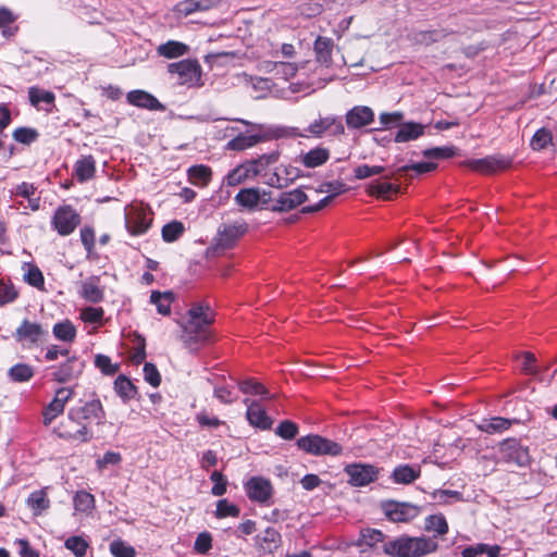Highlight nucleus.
<instances>
[{"instance_id":"f257e3e1","label":"nucleus","mask_w":557,"mask_h":557,"mask_svg":"<svg viewBox=\"0 0 557 557\" xmlns=\"http://www.w3.org/2000/svg\"><path fill=\"white\" fill-rule=\"evenodd\" d=\"M213 322V314L209 307L194 305L187 311V321L182 323V335L185 347L196 352L211 338L210 325Z\"/></svg>"},{"instance_id":"f03ea898","label":"nucleus","mask_w":557,"mask_h":557,"mask_svg":"<svg viewBox=\"0 0 557 557\" xmlns=\"http://www.w3.org/2000/svg\"><path fill=\"white\" fill-rule=\"evenodd\" d=\"M67 418L71 422L78 424V429L73 432L66 431L61 436L69 440H81L82 442H88L91 435L88 429L82 421H95L97 424H103L106 420V413L100 399L95 398L84 404L70 408Z\"/></svg>"},{"instance_id":"7ed1b4c3","label":"nucleus","mask_w":557,"mask_h":557,"mask_svg":"<svg viewBox=\"0 0 557 557\" xmlns=\"http://www.w3.org/2000/svg\"><path fill=\"white\" fill-rule=\"evenodd\" d=\"M438 547L432 537L400 535L383 544V552L389 557H422Z\"/></svg>"},{"instance_id":"20e7f679","label":"nucleus","mask_w":557,"mask_h":557,"mask_svg":"<svg viewBox=\"0 0 557 557\" xmlns=\"http://www.w3.org/2000/svg\"><path fill=\"white\" fill-rule=\"evenodd\" d=\"M168 73L176 83L187 88H198L203 85L202 67L196 59H184L168 65Z\"/></svg>"},{"instance_id":"39448f33","label":"nucleus","mask_w":557,"mask_h":557,"mask_svg":"<svg viewBox=\"0 0 557 557\" xmlns=\"http://www.w3.org/2000/svg\"><path fill=\"white\" fill-rule=\"evenodd\" d=\"M297 447L313 456H338L342 445L318 434H309L297 440Z\"/></svg>"},{"instance_id":"423d86ee","label":"nucleus","mask_w":557,"mask_h":557,"mask_svg":"<svg viewBox=\"0 0 557 557\" xmlns=\"http://www.w3.org/2000/svg\"><path fill=\"white\" fill-rule=\"evenodd\" d=\"M498 459L500 462L517 467H527L531 460L529 448L517 438H507L500 443Z\"/></svg>"},{"instance_id":"0eeeda50","label":"nucleus","mask_w":557,"mask_h":557,"mask_svg":"<svg viewBox=\"0 0 557 557\" xmlns=\"http://www.w3.org/2000/svg\"><path fill=\"white\" fill-rule=\"evenodd\" d=\"M152 222L150 210L143 203L131 205L125 209V226L133 236L145 234Z\"/></svg>"},{"instance_id":"6e6552de","label":"nucleus","mask_w":557,"mask_h":557,"mask_svg":"<svg viewBox=\"0 0 557 557\" xmlns=\"http://www.w3.org/2000/svg\"><path fill=\"white\" fill-rule=\"evenodd\" d=\"M381 509L392 522H409L421 513V507L393 499L382 500Z\"/></svg>"},{"instance_id":"1a4fd4ad","label":"nucleus","mask_w":557,"mask_h":557,"mask_svg":"<svg viewBox=\"0 0 557 557\" xmlns=\"http://www.w3.org/2000/svg\"><path fill=\"white\" fill-rule=\"evenodd\" d=\"M81 221L79 213L72 206L64 205L54 211L51 225L60 236H69L81 224Z\"/></svg>"},{"instance_id":"9d476101","label":"nucleus","mask_w":557,"mask_h":557,"mask_svg":"<svg viewBox=\"0 0 557 557\" xmlns=\"http://www.w3.org/2000/svg\"><path fill=\"white\" fill-rule=\"evenodd\" d=\"M348 475V483L356 487L369 485L379 476V469L368 463H351L344 469Z\"/></svg>"},{"instance_id":"9b49d317","label":"nucleus","mask_w":557,"mask_h":557,"mask_svg":"<svg viewBox=\"0 0 557 557\" xmlns=\"http://www.w3.org/2000/svg\"><path fill=\"white\" fill-rule=\"evenodd\" d=\"M313 137L321 138L324 134L338 136L344 134L345 127L339 116L327 115L309 124L306 129Z\"/></svg>"},{"instance_id":"f8f14e48","label":"nucleus","mask_w":557,"mask_h":557,"mask_svg":"<svg viewBox=\"0 0 557 557\" xmlns=\"http://www.w3.org/2000/svg\"><path fill=\"white\" fill-rule=\"evenodd\" d=\"M248 498L260 504L267 503L273 494L270 480L262 476H252L245 484Z\"/></svg>"},{"instance_id":"ddd939ff","label":"nucleus","mask_w":557,"mask_h":557,"mask_svg":"<svg viewBox=\"0 0 557 557\" xmlns=\"http://www.w3.org/2000/svg\"><path fill=\"white\" fill-rule=\"evenodd\" d=\"M247 232L246 223L224 224L219 227L215 246L220 249H230Z\"/></svg>"},{"instance_id":"4468645a","label":"nucleus","mask_w":557,"mask_h":557,"mask_svg":"<svg viewBox=\"0 0 557 557\" xmlns=\"http://www.w3.org/2000/svg\"><path fill=\"white\" fill-rule=\"evenodd\" d=\"M306 200L307 195L301 188L282 191L277 195V197H274L272 211L287 212L302 205Z\"/></svg>"},{"instance_id":"2eb2a0df","label":"nucleus","mask_w":557,"mask_h":557,"mask_svg":"<svg viewBox=\"0 0 557 557\" xmlns=\"http://www.w3.org/2000/svg\"><path fill=\"white\" fill-rule=\"evenodd\" d=\"M510 164L511 159L504 156H488L470 162L472 170L483 174H492L497 171L505 170L509 168Z\"/></svg>"},{"instance_id":"dca6fc26","label":"nucleus","mask_w":557,"mask_h":557,"mask_svg":"<svg viewBox=\"0 0 557 557\" xmlns=\"http://www.w3.org/2000/svg\"><path fill=\"white\" fill-rule=\"evenodd\" d=\"M85 363L77 357L72 356L66 359L65 362L61 363L53 371V379L59 383H65L77 377L84 370Z\"/></svg>"},{"instance_id":"f3484780","label":"nucleus","mask_w":557,"mask_h":557,"mask_svg":"<svg viewBox=\"0 0 557 557\" xmlns=\"http://www.w3.org/2000/svg\"><path fill=\"white\" fill-rule=\"evenodd\" d=\"M78 294L88 302H101L104 298V287L101 286L100 276L91 275L83 281Z\"/></svg>"},{"instance_id":"a211bd4d","label":"nucleus","mask_w":557,"mask_h":557,"mask_svg":"<svg viewBox=\"0 0 557 557\" xmlns=\"http://www.w3.org/2000/svg\"><path fill=\"white\" fill-rule=\"evenodd\" d=\"M244 404L247 406L246 417L251 425L261 430H269L272 426L271 418L257 400L245 398Z\"/></svg>"},{"instance_id":"6ab92c4d","label":"nucleus","mask_w":557,"mask_h":557,"mask_svg":"<svg viewBox=\"0 0 557 557\" xmlns=\"http://www.w3.org/2000/svg\"><path fill=\"white\" fill-rule=\"evenodd\" d=\"M345 117L348 128L359 129L374 121V112L370 107L356 106L346 113Z\"/></svg>"},{"instance_id":"aec40b11","label":"nucleus","mask_w":557,"mask_h":557,"mask_svg":"<svg viewBox=\"0 0 557 557\" xmlns=\"http://www.w3.org/2000/svg\"><path fill=\"white\" fill-rule=\"evenodd\" d=\"M334 47L332 38L318 36L313 44L315 61L324 67H331L333 65L332 53Z\"/></svg>"},{"instance_id":"412c9836","label":"nucleus","mask_w":557,"mask_h":557,"mask_svg":"<svg viewBox=\"0 0 557 557\" xmlns=\"http://www.w3.org/2000/svg\"><path fill=\"white\" fill-rule=\"evenodd\" d=\"M127 101L138 108L163 111L165 107L151 94L145 90H132L127 94Z\"/></svg>"},{"instance_id":"4be33fe9","label":"nucleus","mask_w":557,"mask_h":557,"mask_svg":"<svg viewBox=\"0 0 557 557\" xmlns=\"http://www.w3.org/2000/svg\"><path fill=\"white\" fill-rule=\"evenodd\" d=\"M298 173L297 168L281 165L269 177L267 184L280 189L285 188L298 177Z\"/></svg>"},{"instance_id":"5701e85b","label":"nucleus","mask_w":557,"mask_h":557,"mask_svg":"<svg viewBox=\"0 0 557 557\" xmlns=\"http://www.w3.org/2000/svg\"><path fill=\"white\" fill-rule=\"evenodd\" d=\"M28 97L32 106L37 109L45 110L46 112H52L54 106L55 96L52 91L44 90L38 87H29Z\"/></svg>"},{"instance_id":"b1692460","label":"nucleus","mask_w":557,"mask_h":557,"mask_svg":"<svg viewBox=\"0 0 557 557\" xmlns=\"http://www.w3.org/2000/svg\"><path fill=\"white\" fill-rule=\"evenodd\" d=\"M425 126L417 122L401 123L394 136L395 143H408L417 140L424 134Z\"/></svg>"},{"instance_id":"393cba45","label":"nucleus","mask_w":557,"mask_h":557,"mask_svg":"<svg viewBox=\"0 0 557 557\" xmlns=\"http://www.w3.org/2000/svg\"><path fill=\"white\" fill-rule=\"evenodd\" d=\"M96 173V160L91 154L81 157L74 164V175L79 183L91 180Z\"/></svg>"},{"instance_id":"a878e982","label":"nucleus","mask_w":557,"mask_h":557,"mask_svg":"<svg viewBox=\"0 0 557 557\" xmlns=\"http://www.w3.org/2000/svg\"><path fill=\"white\" fill-rule=\"evenodd\" d=\"M330 158V151L323 147H317L298 156L297 161L308 169H314L324 164Z\"/></svg>"},{"instance_id":"bb28decb","label":"nucleus","mask_w":557,"mask_h":557,"mask_svg":"<svg viewBox=\"0 0 557 557\" xmlns=\"http://www.w3.org/2000/svg\"><path fill=\"white\" fill-rule=\"evenodd\" d=\"M215 0H184L175 5V12L183 16H188L196 12H205L215 5Z\"/></svg>"},{"instance_id":"cd10ccee","label":"nucleus","mask_w":557,"mask_h":557,"mask_svg":"<svg viewBox=\"0 0 557 557\" xmlns=\"http://www.w3.org/2000/svg\"><path fill=\"white\" fill-rule=\"evenodd\" d=\"M420 466L399 465L393 470L391 479L396 484H410L420 478Z\"/></svg>"},{"instance_id":"c85d7f7f","label":"nucleus","mask_w":557,"mask_h":557,"mask_svg":"<svg viewBox=\"0 0 557 557\" xmlns=\"http://www.w3.org/2000/svg\"><path fill=\"white\" fill-rule=\"evenodd\" d=\"M44 330L40 324L24 320L15 331V337L18 342L28 341L33 344L37 343Z\"/></svg>"},{"instance_id":"c756f323","label":"nucleus","mask_w":557,"mask_h":557,"mask_svg":"<svg viewBox=\"0 0 557 557\" xmlns=\"http://www.w3.org/2000/svg\"><path fill=\"white\" fill-rule=\"evenodd\" d=\"M259 189L257 187L243 188L236 194L234 200L239 207L255 211L260 202Z\"/></svg>"},{"instance_id":"7c9ffc66","label":"nucleus","mask_w":557,"mask_h":557,"mask_svg":"<svg viewBox=\"0 0 557 557\" xmlns=\"http://www.w3.org/2000/svg\"><path fill=\"white\" fill-rule=\"evenodd\" d=\"M253 177H256V171L251 170V165H247L245 162L230 171L225 176L224 182L227 186H237Z\"/></svg>"},{"instance_id":"2f4dec72","label":"nucleus","mask_w":557,"mask_h":557,"mask_svg":"<svg viewBox=\"0 0 557 557\" xmlns=\"http://www.w3.org/2000/svg\"><path fill=\"white\" fill-rule=\"evenodd\" d=\"M189 47L181 41L169 40L157 48V53L166 59H176L187 54Z\"/></svg>"},{"instance_id":"473e14b6","label":"nucleus","mask_w":557,"mask_h":557,"mask_svg":"<svg viewBox=\"0 0 557 557\" xmlns=\"http://www.w3.org/2000/svg\"><path fill=\"white\" fill-rule=\"evenodd\" d=\"M188 181L198 187H206L212 178V170L205 164L193 165L187 170Z\"/></svg>"},{"instance_id":"72a5a7b5","label":"nucleus","mask_w":557,"mask_h":557,"mask_svg":"<svg viewBox=\"0 0 557 557\" xmlns=\"http://www.w3.org/2000/svg\"><path fill=\"white\" fill-rule=\"evenodd\" d=\"M500 553L499 545H488L484 543H478L474 545H470L465 547L461 550L462 557H480L486 555V557H498Z\"/></svg>"},{"instance_id":"f704fd0d","label":"nucleus","mask_w":557,"mask_h":557,"mask_svg":"<svg viewBox=\"0 0 557 557\" xmlns=\"http://www.w3.org/2000/svg\"><path fill=\"white\" fill-rule=\"evenodd\" d=\"M384 542L385 535L382 531L377 529L367 528L360 531V535L358 540L354 543V545L358 547L367 546L372 548L376 546L379 543L384 544Z\"/></svg>"},{"instance_id":"c9c22d12","label":"nucleus","mask_w":557,"mask_h":557,"mask_svg":"<svg viewBox=\"0 0 557 557\" xmlns=\"http://www.w3.org/2000/svg\"><path fill=\"white\" fill-rule=\"evenodd\" d=\"M392 175H385L384 178L385 181L384 182H381V181H373L369 184L368 186V191L370 195L372 196H376V197H381V198H384V199H388L389 196L393 194V193H397L398 191V187L394 184H392L391 182H388L392 176Z\"/></svg>"},{"instance_id":"e433bc0d","label":"nucleus","mask_w":557,"mask_h":557,"mask_svg":"<svg viewBox=\"0 0 557 557\" xmlns=\"http://www.w3.org/2000/svg\"><path fill=\"white\" fill-rule=\"evenodd\" d=\"M27 506L32 509L34 516H40L50 507V500L45 490H37L30 493Z\"/></svg>"},{"instance_id":"4c0bfd02","label":"nucleus","mask_w":557,"mask_h":557,"mask_svg":"<svg viewBox=\"0 0 557 557\" xmlns=\"http://www.w3.org/2000/svg\"><path fill=\"white\" fill-rule=\"evenodd\" d=\"M235 381L233 384L215 383L213 387L214 397L222 404H233L238 399V392L236 391Z\"/></svg>"},{"instance_id":"58836bf2","label":"nucleus","mask_w":557,"mask_h":557,"mask_svg":"<svg viewBox=\"0 0 557 557\" xmlns=\"http://www.w3.org/2000/svg\"><path fill=\"white\" fill-rule=\"evenodd\" d=\"M114 391L124 403L133 399L137 394L136 386L125 375H119L114 381Z\"/></svg>"},{"instance_id":"ea45409f","label":"nucleus","mask_w":557,"mask_h":557,"mask_svg":"<svg viewBox=\"0 0 557 557\" xmlns=\"http://www.w3.org/2000/svg\"><path fill=\"white\" fill-rule=\"evenodd\" d=\"M73 505L75 511L90 515L95 509V497L86 491H77L73 497Z\"/></svg>"},{"instance_id":"a19ab883","label":"nucleus","mask_w":557,"mask_h":557,"mask_svg":"<svg viewBox=\"0 0 557 557\" xmlns=\"http://www.w3.org/2000/svg\"><path fill=\"white\" fill-rule=\"evenodd\" d=\"M258 540L262 550L272 553L281 544V534L273 528H267Z\"/></svg>"},{"instance_id":"79ce46f5","label":"nucleus","mask_w":557,"mask_h":557,"mask_svg":"<svg viewBox=\"0 0 557 557\" xmlns=\"http://www.w3.org/2000/svg\"><path fill=\"white\" fill-rule=\"evenodd\" d=\"M173 299L171 292L153 290L150 295V302L156 305L158 312L163 315L170 314Z\"/></svg>"},{"instance_id":"37998d69","label":"nucleus","mask_w":557,"mask_h":557,"mask_svg":"<svg viewBox=\"0 0 557 557\" xmlns=\"http://www.w3.org/2000/svg\"><path fill=\"white\" fill-rule=\"evenodd\" d=\"M52 333L55 338L66 343L74 342L76 337V329L69 320L55 323L53 325Z\"/></svg>"},{"instance_id":"c03bdc74","label":"nucleus","mask_w":557,"mask_h":557,"mask_svg":"<svg viewBox=\"0 0 557 557\" xmlns=\"http://www.w3.org/2000/svg\"><path fill=\"white\" fill-rule=\"evenodd\" d=\"M236 384L238 386V389L244 394L260 395L265 399L272 398L270 392L261 383L252 379L239 381Z\"/></svg>"},{"instance_id":"a18cd8bd","label":"nucleus","mask_w":557,"mask_h":557,"mask_svg":"<svg viewBox=\"0 0 557 557\" xmlns=\"http://www.w3.org/2000/svg\"><path fill=\"white\" fill-rule=\"evenodd\" d=\"M23 268L26 269L24 272V281L33 287L44 289L45 278L40 269L32 263H24Z\"/></svg>"},{"instance_id":"49530a36","label":"nucleus","mask_w":557,"mask_h":557,"mask_svg":"<svg viewBox=\"0 0 557 557\" xmlns=\"http://www.w3.org/2000/svg\"><path fill=\"white\" fill-rule=\"evenodd\" d=\"M261 137L251 134H239L227 143V148L231 150L242 151L257 145Z\"/></svg>"},{"instance_id":"de8ad7c7","label":"nucleus","mask_w":557,"mask_h":557,"mask_svg":"<svg viewBox=\"0 0 557 557\" xmlns=\"http://www.w3.org/2000/svg\"><path fill=\"white\" fill-rule=\"evenodd\" d=\"M278 152L272 151L270 153H264L257 159H252L247 161V165H251V170L256 171V176L261 175L262 172L271 164H274L278 160Z\"/></svg>"},{"instance_id":"09e8293b","label":"nucleus","mask_w":557,"mask_h":557,"mask_svg":"<svg viewBox=\"0 0 557 557\" xmlns=\"http://www.w3.org/2000/svg\"><path fill=\"white\" fill-rule=\"evenodd\" d=\"M511 425V421L502 417H494L487 420H483L480 424V429L483 432L493 434L508 430Z\"/></svg>"},{"instance_id":"8fccbe9b","label":"nucleus","mask_w":557,"mask_h":557,"mask_svg":"<svg viewBox=\"0 0 557 557\" xmlns=\"http://www.w3.org/2000/svg\"><path fill=\"white\" fill-rule=\"evenodd\" d=\"M424 529L428 532H434L437 535H444L448 532V524L443 515H431L425 519Z\"/></svg>"},{"instance_id":"3c124183","label":"nucleus","mask_w":557,"mask_h":557,"mask_svg":"<svg viewBox=\"0 0 557 557\" xmlns=\"http://www.w3.org/2000/svg\"><path fill=\"white\" fill-rule=\"evenodd\" d=\"M8 375L13 382H27L34 376V370L26 363H17L9 369Z\"/></svg>"},{"instance_id":"603ef678","label":"nucleus","mask_w":557,"mask_h":557,"mask_svg":"<svg viewBox=\"0 0 557 557\" xmlns=\"http://www.w3.org/2000/svg\"><path fill=\"white\" fill-rule=\"evenodd\" d=\"M64 546L71 550L76 557L86 556L89 543L79 535H73L65 540Z\"/></svg>"},{"instance_id":"864d4df0","label":"nucleus","mask_w":557,"mask_h":557,"mask_svg":"<svg viewBox=\"0 0 557 557\" xmlns=\"http://www.w3.org/2000/svg\"><path fill=\"white\" fill-rule=\"evenodd\" d=\"M14 21L15 16L10 10L0 8V28L4 37L10 38L15 35L17 27L12 26Z\"/></svg>"},{"instance_id":"5fc2aeb1","label":"nucleus","mask_w":557,"mask_h":557,"mask_svg":"<svg viewBox=\"0 0 557 557\" xmlns=\"http://www.w3.org/2000/svg\"><path fill=\"white\" fill-rule=\"evenodd\" d=\"M81 242L87 252V258L94 259L95 255H96L95 253L96 236H95V230L91 226L86 225L81 230Z\"/></svg>"},{"instance_id":"6e6d98bb","label":"nucleus","mask_w":557,"mask_h":557,"mask_svg":"<svg viewBox=\"0 0 557 557\" xmlns=\"http://www.w3.org/2000/svg\"><path fill=\"white\" fill-rule=\"evenodd\" d=\"M184 233V225L180 221H172L162 227V238L166 243L177 240Z\"/></svg>"},{"instance_id":"4d7b16f0","label":"nucleus","mask_w":557,"mask_h":557,"mask_svg":"<svg viewBox=\"0 0 557 557\" xmlns=\"http://www.w3.org/2000/svg\"><path fill=\"white\" fill-rule=\"evenodd\" d=\"M437 168V164L431 161L428 162H417L408 165H404L397 169L396 173L403 175L408 171H413L416 175L425 174L434 171Z\"/></svg>"},{"instance_id":"13d9d810","label":"nucleus","mask_w":557,"mask_h":557,"mask_svg":"<svg viewBox=\"0 0 557 557\" xmlns=\"http://www.w3.org/2000/svg\"><path fill=\"white\" fill-rule=\"evenodd\" d=\"M446 36L444 29L421 30L414 34V40L419 44L431 45Z\"/></svg>"},{"instance_id":"bf43d9fd","label":"nucleus","mask_w":557,"mask_h":557,"mask_svg":"<svg viewBox=\"0 0 557 557\" xmlns=\"http://www.w3.org/2000/svg\"><path fill=\"white\" fill-rule=\"evenodd\" d=\"M95 366L104 375H113L120 369V366L117 363H112L111 358L109 356L102 355V354H98L95 356Z\"/></svg>"},{"instance_id":"052dcab7","label":"nucleus","mask_w":557,"mask_h":557,"mask_svg":"<svg viewBox=\"0 0 557 557\" xmlns=\"http://www.w3.org/2000/svg\"><path fill=\"white\" fill-rule=\"evenodd\" d=\"M298 431V425L295 422L290 420H284L276 426L275 434L283 440L290 441L297 436Z\"/></svg>"},{"instance_id":"680f3d73","label":"nucleus","mask_w":557,"mask_h":557,"mask_svg":"<svg viewBox=\"0 0 557 557\" xmlns=\"http://www.w3.org/2000/svg\"><path fill=\"white\" fill-rule=\"evenodd\" d=\"M17 296L18 292L12 283L0 280V307L13 302Z\"/></svg>"},{"instance_id":"e2e57ef3","label":"nucleus","mask_w":557,"mask_h":557,"mask_svg":"<svg viewBox=\"0 0 557 557\" xmlns=\"http://www.w3.org/2000/svg\"><path fill=\"white\" fill-rule=\"evenodd\" d=\"M552 133L546 128H540L533 135L530 146L533 150H542L552 143Z\"/></svg>"},{"instance_id":"0e129e2a","label":"nucleus","mask_w":557,"mask_h":557,"mask_svg":"<svg viewBox=\"0 0 557 557\" xmlns=\"http://www.w3.org/2000/svg\"><path fill=\"white\" fill-rule=\"evenodd\" d=\"M110 552L114 557H135V548L122 540H114L110 544Z\"/></svg>"},{"instance_id":"69168bd1","label":"nucleus","mask_w":557,"mask_h":557,"mask_svg":"<svg viewBox=\"0 0 557 557\" xmlns=\"http://www.w3.org/2000/svg\"><path fill=\"white\" fill-rule=\"evenodd\" d=\"M38 136V132L30 127H18L13 132L14 140L24 145H30Z\"/></svg>"},{"instance_id":"338daca9","label":"nucleus","mask_w":557,"mask_h":557,"mask_svg":"<svg viewBox=\"0 0 557 557\" xmlns=\"http://www.w3.org/2000/svg\"><path fill=\"white\" fill-rule=\"evenodd\" d=\"M215 516L218 518L238 517L239 508L227 499H220L216 503Z\"/></svg>"},{"instance_id":"774afa93","label":"nucleus","mask_w":557,"mask_h":557,"mask_svg":"<svg viewBox=\"0 0 557 557\" xmlns=\"http://www.w3.org/2000/svg\"><path fill=\"white\" fill-rule=\"evenodd\" d=\"M64 405L58 399H52L44 410V424L49 425L51 422L64 411Z\"/></svg>"}]
</instances>
